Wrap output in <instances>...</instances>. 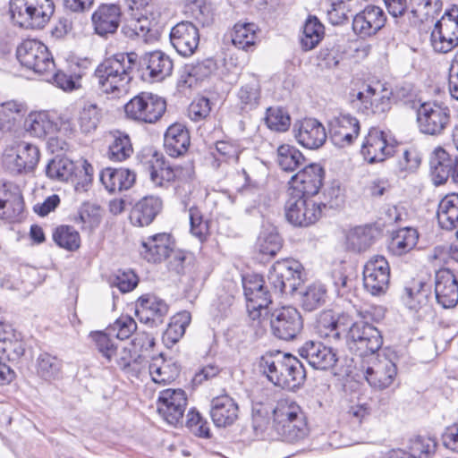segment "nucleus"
Listing matches in <instances>:
<instances>
[{
  "label": "nucleus",
  "mask_w": 458,
  "mask_h": 458,
  "mask_svg": "<svg viewBox=\"0 0 458 458\" xmlns=\"http://www.w3.org/2000/svg\"><path fill=\"white\" fill-rule=\"evenodd\" d=\"M137 63L135 52L117 53L104 59L94 72L100 92L112 99L127 95Z\"/></svg>",
  "instance_id": "1"
},
{
  "label": "nucleus",
  "mask_w": 458,
  "mask_h": 458,
  "mask_svg": "<svg viewBox=\"0 0 458 458\" xmlns=\"http://www.w3.org/2000/svg\"><path fill=\"white\" fill-rule=\"evenodd\" d=\"M55 12L53 0H11L13 22L24 29H42Z\"/></svg>",
  "instance_id": "2"
},
{
  "label": "nucleus",
  "mask_w": 458,
  "mask_h": 458,
  "mask_svg": "<svg viewBox=\"0 0 458 458\" xmlns=\"http://www.w3.org/2000/svg\"><path fill=\"white\" fill-rule=\"evenodd\" d=\"M166 110L165 100L150 92H140L124 105L128 118L138 123H154Z\"/></svg>",
  "instance_id": "3"
},
{
  "label": "nucleus",
  "mask_w": 458,
  "mask_h": 458,
  "mask_svg": "<svg viewBox=\"0 0 458 458\" xmlns=\"http://www.w3.org/2000/svg\"><path fill=\"white\" fill-rule=\"evenodd\" d=\"M345 338L349 349L363 358L374 356L383 344L380 331L363 320L354 322L347 331Z\"/></svg>",
  "instance_id": "4"
},
{
  "label": "nucleus",
  "mask_w": 458,
  "mask_h": 458,
  "mask_svg": "<svg viewBox=\"0 0 458 458\" xmlns=\"http://www.w3.org/2000/svg\"><path fill=\"white\" fill-rule=\"evenodd\" d=\"M16 56L21 66L38 74L52 73L55 64L48 48L36 39H26L17 47Z\"/></svg>",
  "instance_id": "5"
},
{
  "label": "nucleus",
  "mask_w": 458,
  "mask_h": 458,
  "mask_svg": "<svg viewBox=\"0 0 458 458\" xmlns=\"http://www.w3.org/2000/svg\"><path fill=\"white\" fill-rule=\"evenodd\" d=\"M302 265L293 259L276 261L267 279L275 293L293 294L302 282Z\"/></svg>",
  "instance_id": "6"
},
{
  "label": "nucleus",
  "mask_w": 458,
  "mask_h": 458,
  "mask_svg": "<svg viewBox=\"0 0 458 458\" xmlns=\"http://www.w3.org/2000/svg\"><path fill=\"white\" fill-rule=\"evenodd\" d=\"M416 116L420 131L432 136L443 133L451 120L449 107L437 101L421 103L417 109Z\"/></svg>",
  "instance_id": "7"
},
{
  "label": "nucleus",
  "mask_w": 458,
  "mask_h": 458,
  "mask_svg": "<svg viewBox=\"0 0 458 458\" xmlns=\"http://www.w3.org/2000/svg\"><path fill=\"white\" fill-rule=\"evenodd\" d=\"M188 399L184 390L167 388L159 392L157 400L158 415L169 425L182 426Z\"/></svg>",
  "instance_id": "8"
},
{
  "label": "nucleus",
  "mask_w": 458,
  "mask_h": 458,
  "mask_svg": "<svg viewBox=\"0 0 458 458\" xmlns=\"http://www.w3.org/2000/svg\"><path fill=\"white\" fill-rule=\"evenodd\" d=\"M242 287L249 316L253 321L258 320L272 303L271 293L265 285L264 278L255 274L242 276Z\"/></svg>",
  "instance_id": "9"
},
{
  "label": "nucleus",
  "mask_w": 458,
  "mask_h": 458,
  "mask_svg": "<svg viewBox=\"0 0 458 458\" xmlns=\"http://www.w3.org/2000/svg\"><path fill=\"white\" fill-rule=\"evenodd\" d=\"M285 216L295 226H309L315 224L321 216V203L310 197L288 194L284 206Z\"/></svg>",
  "instance_id": "10"
},
{
  "label": "nucleus",
  "mask_w": 458,
  "mask_h": 458,
  "mask_svg": "<svg viewBox=\"0 0 458 458\" xmlns=\"http://www.w3.org/2000/svg\"><path fill=\"white\" fill-rule=\"evenodd\" d=\"M362 370L369 385L376 390L390 387L397 376L396 365L386 357L371 356L363 360Z\"/></svg>",
  "instance_id": "11"
},
{
  "label": "nucleus",
  "mask_w": 458,
  "mask_h": 458,
  "mask_svg": "<svg viewBox=\"0 0 458 458\" xmlns=\"http://www.w3.org/2000/svg\"><path fill=\"white\" fill-rule=\"evenodd\" d=\"M325 171L318 164H310L292 176L288 194L304 197L317 195L323 184Z\"/></svg>",
  "instance_id": "12"
},
{
  "label": "nucleus",
  "mask_w": 458,
  "mask_h": 458,
  "mask_svg": "<svg viewBox=\"0 0 458 458\" xmlns=\"http://www.w3.org/2000/svg\"><path fill=\"white\" fill-rule=\"evenodd\" d=\"M390 267L383 256L372 257L364 266L363 284L372 295H380L388 289Z\"/></svg>",
  "instance_id": "13"
},
{
  "label": "nucleus",
  "mask_w": 458,
  "mask_h": 458,
  "mask_svg": "<svg viewBox=\"0 0 458 458\" xmlns=\"http://www.w3.org/2000/svg\"><path fill=\"white\" fill-rule=\"evenodd\" d=\"M274 335L284 341L294 339L303 327L302 318L293 307H283L276 310L270 320Z\"/></svg>",
  "instance_id": "14"
},
{
  "label": "nucleus",
  "mask_w": 458,
  "mask_h": 458,
  "mask_svg": "<svg viewBox=\"0 0 458 458\" xmlns=\"http://www.w3.org/2000/svg\"><path fill=\"white\" fill-rule=\"evenodd\" d=\"M170 42L182 56H191L199 44V29L191 21H182L172 27L169 34Z\"/></svg>",
  "instance_id": "15"
},
{
  "label": "nucleus",
  "mask_w": 458,
  "mask_h": 458,
  "mask_svg": "<svg viewBox=\"0 0 458 458\" xmlns=\"http://www.w3.org/2000/svg\"><path fill=\"white\" fill-rule=\"evenodd\" d=\"M392 90L381 84L368 86L363 92H358L356 98L360 102V108L366 114L385 115L391 109Z\"/></svg>",
  "instance_id": "16"
},
{
  "label": "nucleus",
  "mask_w": 458,
  "mask_h": 458,
  "mask_svg": "<svg viewBox=\"0 0 458 458\" xmlns=\"http://www.w3.org/2000/svg\"><path fill=\"white\" fill-rule=\"evenodd\" d=\"M394 153V145L389 141L388 135L378 128H371L366 136L361 154L370 164L382 162Z\"/></svg>",
  "instance_id": "17"
},
{
  "label": "nucleus",
  "mask_w": 458,
  "mask_h": 458,
  "mask_svg": "<svg viewBox=\"0 0 458 458\" xmlns=\"http://www.w3.org/2000/svg\"><path fill=\"white\" fill-rule=\"evenodd\" d=\"M168 310L166 302L154 294H144L135 303V314L139 320L152 327L163 324Z\"/></svg>",
  "instance_id": "18"
},
{
  "label": "nucleus",
  "mask_w": 458,
  "mask_h": 458,
  "mask_svg": "<svg viewBox=\"0 0 458 458\" xmlns=\"http://www.w3.org/2000/svg\"><path fill=\"white\" fill-rule=\"evenodd\" d=\"M122 11L118 4H102L91 15L95 34L107 38L114 34L121 23Z\"/></svg>",
  "instance_id": "19"
},
{
  "label": "nucleus",
  "mask_w": 458,
  "mask_h": 458,
  "mask_svg": "<svg viewBox=\"0 0 458 458\" xmlns=\"http://www.w3.org/2000/svg\"><path fill=\"white\" fill-rule=\"evenodd\" d=\"M384 11L376 5H368L358 13L352 20V30L360 38L375 35L386 23Z\"/></svg>",
  "instance_id": "20"
},
{
  "label": "nucleus",
  "mask_w": 458,
  "mask_h": 458,
  "mask_svg": "<svg viewBox=\"0 0 458 458\" xmlns=\"http://www.w3.org/2000/svg\"><path fill=\"white\" fill-rule=\"evenodd\" d=\"M39 157L37 146L23 141L17 145L15 155L7 154L4 157V164L13 173H30L37 166Z\"/></svg>",
  "instance_id": "21"
},
{
  "label": "nucleus",
  "mask_w": 458,
  "mask_h": 458,
  "mask_svg": "<svg viewBox=\"0 0 458 458\" xmlns=\"http://www.w3.org/2000/svg\"><path fill=\"white\" fill-rule=\"evenodd\" d=\"M149 174L151 181L156 184L162 186L165 182L179 179H191L194 175V170L191 165L185 168L180 166H171L166 164L162 156L155 154L149 161Z\"/></svg>",
  "instance_id": "22"
},
{
  "label": "nucleus",
  "mask_w": 458,
  "mask_h": 458,
  "mask_svg": "<svg viewBox=\"0 0 458 458\" xmlns=\"http://www.w3.org/2000/svg\"><path fill=\"white\" fill-rule=\"evenodd\" d=\"M435 296L438 304L451 309L458 303V282L448 268H441L435 276Z\"/></svg>",
  "instance_id": "23"
},
{
  "label": "nucleus",
  "mask_w": 458,
  "mask_h": 458,
  "mask_svg": "<svg viewBox=\"0 0 458 458\" xmlns=\"http://www.w3.org/2000/svg\"><path fill=\"white\" fill-rule=\"evenodd\" d=\"M294 133L298 143L309 149L320 148L327 140L325 127L314 118H306L296 123Z\"/></svg>",
  "instance_id": "24"
},
{
  "label": "nucleus",
  "mask_w": 458,
  "mask_h": 458,
  "mask_svg": "<svg viewBox=\"0 0 458 458\" xmlns=\"http://www.w3.org/2000/svg\"><path fill=\"white\" fill-rule=\"evenodd\" d=\"M300 356L316 369H327L337 361L333 350L320 342L307 341L298 350Z\"/></svg>",
  "instance_id": "25"
},
{
  "label": "nucleus",
  "mask_w": 458,
  "mask_h": 458,
  "mask_svg": "<svg viewBox=\"0 0 458 458\" xmlns=\"http://www.w3.org/2000/svg\"><path fill=\"white\" fill-rule=\"evenodd\" d=\"M210 416L216 427H230L238 420L239 406L229 394L218 395L211 401Z\"/></svg>",
  "instance_id": "26"
},
{
  "label": "nucleus",
  "mask_w": 458,
  "mask_h": 458,
  "mask_svg": "<svg viewBox=\"0 0 458 458\" xmlns=\"http://www.w3.org/2000/svg\"><path fill=\"white\" fill-rule=\"evenodd\" d=\"M140 65L145 69L144 76L153 81H161L170 76L174 64L169 55L161 51L144 54L140 60Z\"/></svg>",
  "instance_id": "27"
},
{
  "label": "nucleus",
  "mask_w": 458,
  "mask_h": 458,
  "mask_svg": "<svg viewBox=\"0 0 458 458\" xmlns=\"http://www.w3.org/2000/svg\"><path fill=\"white\" fill-rule=\"evenodd\" d=\"M360 133V123L351 114H341L331 123V140L341 148L351 145Z\"/></svg>",
  "instance_id": "28"
},
{
  "label": "nucleus",
  "mask_w": 458,
  "mask_h": 458,
  "mask_svg": "<svg viewBox=\"0 0 458 458\" xmlns=\"http://www.w3.org/2000/svg\"><path fill=\"white\" fill-rule=\"evenodd\" d=\"M24 202L21 191L17 185H0V218L13 221L22 213Z\"/></svg>",
  "instance_id": "29"
},
{
  "label": "nucleus",
  "mask_w": 458,
  "mask_h": 458,
  "mask_svg": "<svg viewBox=\"0 0 458 458\" xmlns=\"http://www.w3.org/2000/svg\"><path fill=\"white\" fill-rule=\"evenodd\" d=\"M172 244L170 234L157 233L141 242L140 254L148 262L160 263L170 257Z\"/></svg>",
  "instance_id": "30"
},
{
  "label": "nucleus",
  "mask_w": 458,
  "mask_h": 458,
  "mask_svg": "<svg viewBox=\"0 0 458 458\" xmlns=\"http://www.w3.org/2000/svg\"><path fill=\"white\" fill-rule=\"evenodd\" d=\"M163 202L156 196H146L140 199L131 208L130 220L133 225L147 226L150 225L160 213Z\"/></svg>",
  "instance_id": "31"
},
{
  "label": "nucleus",
  "mask_w": 458,
  "mask_h": 458,
  "mask_svg": "<svg viewBox=\"0 0 458 458\" xmlns=\"http://www.w3.org/2000/svg\"><path fill=\"white\" fill-rule=\"evenodd\" d=\"M190 134L186 127L175 123L170 125L164 137V147L167 155L177 157L183 155L190 146Z\"/></svg>",
  "instance_id": "32"
},
{
  "label": "nucleus",
  "mask_w": 458,
  "mask_h": 458,
  "mask_svg": "<svg viewBox=\"0 0 458 458\" xmlns=\"http://www.w3.org/2000/svg\"><path fill=\"white\" fill-rule=\"evenodd\" d=\"M282 370V380L279 379L277 386L288 390L299 388L306 379V371L303 364L295 356L287 353Z\"/></svg>",
  "instance_id": "33"
},
{
  "label": "nucleus",
  "mask_w": 458,
  "mask_h": 458,
  "mask_svg": "<svg viewBox=\"0 0 458 458\" xmlns=\"http://www.w3.org/2000/svg\"><path fill=\"white\" fill-rule=\"evenodd\" d=\"M431 288L423 282H413L412 285L404 288L403 301L408 309L427 313L430 310L429 299Z\"/></svg>",
  "instance_id": "34"
},
{
  "label": "nucleus",
  "mask_w": 458,
  "mask_h": 458,
  "mask_svg": "<svg viewBox=\"0 0 458 458\" xmlns=\"http://www.w3.org/2000/svg\"><path fill=\"white\" fill-rule=\"evenodd\" d=\"M136 175L127 168H106L101 172L100 181L110 192L121 191L130 189Z\"/></svg>",
  "instance_id": "35"
},
{
  "label": "nucleus",
  "mask_w": 458,
  "mask_h": 458,
  "mask_svg": "<svg viewBox=\"0 0 458 458\" xmlns=\"http://www.w3.org/2000/svg\"><path fill=\"white\" fill-rule=\"evenodd\" d=\"M102 117V109L97 104L85 102L77 112L75 126L82 134H92L98 129Z\"/></svg>",
  "instance_id": "36"
},
{
  "label": "nucleus",
  "mask_w": 458,
  "mask_h": 458,
  "mask_svg": "<svg viewBox=\"0 0 458 458\" xmlns=\"http://www.w3.org/2000/svg\"><path fill=\"white\" fill-rule=\"evenodd\" d=\"M151 21L141 13H131L121 29V33L127 38L148 42L152 37Z\"/></svg>",
  "instance_id": "37"
},
{
  "label": "nucleus",
  "mask_w": 458,
  "mask_h": 458,
  "mask_svg": "<svg viewBox=\"0 0 458 458\" xmlns=\"http://www.w3.org/2000/svg\"><path fill=\"white\" fill-rule=\"evenodd\" d=\"M455 161L442 148H437L430 157L429 166L434 183L440 185L446 182L453 171Z\"/></svg>",
  "instance_id": "38"
},
{
  "label": "nucleus",
  "mask_w": 458,
  "mask_h": 458,
  "mask_svg": "<svg viewBox=\"0 0 458 458\" xmlns=\"http://www.w3.org/2000/svg\"><path fill=\"white\" fill-rule=\"evenodd\" d=\"M299 416L306 417V414L297 403L290 399L279 400L273 410V430L285 427V423L298 420Z\"/></svg>",
  "instance_id": "39"
},
{
  "label": "nucleus",
  "mask_w": 458,
  "mask_h": 458,
  "mask_svg": "<svg viewBox=\"0 0 458 458\" xmlns=\"http://www.w3.org/2000/svg\"><path fill=\"white\" fill-rule=\"evenodd\" d=\"M287 353L280 351L268 352L259 359V368L267 379L275 386L278 385L279 379L282 380V370Z\"/></svg>",
  "instance_id": "40"
},
{
  "label": "nucleus",
  "mask_w": 458,
  "mask_h": 458,
  "mask_svg": "<svg viewBox=\"0 0 458 458\" xmlns=\"http://www.w3.org/2000/svg\"><path fill=\"white\" fill-rule=\"evenodd\" d=\"M439 225L445 230H453L458 223V194L445 196L438 204L437 212Z\"/></svg>",
  "instance_id": "41"
},
{
  "label": "nucleus",
  "mask_w": 458,
  "mask_h": 458,
  "mask_svg": "<svg viewBox=\"0 0 458 458\" xmlns=\"http://www.w3.org/2000/svg\"><path fill=\"white\" fill-rule=\"evenodd\" d=\"M260 99V85L254 75L244 81L237 91V106L242 111H249L256 108Z\"/></svg>",
  "instance_id": "42"
},
{
  "label": "nucleus",
  "mask_w": 458,
  "mask_h": 458,
  "mask_svg": "<svg viewBox=\"0 0 458 458\" xmlns=\"http://www.w3.org/2000/svg\"><path fill=\"white\" fill-rule=\"evenodd\" d=\"M278 439L289 443L298 444L303 442L310 434V427L307 417L299 416L298 420L291 423H285V427H281L275 430Z\"/></svg>",
  "instance_id": "43"
},
{
  "label": "nucleus",
  "mask_w": 458,
  "mask_h": 458,
  "mask_svg": "<svg viewBox=\"0 0 458 458\" xmlns=\"http://www.w3.org/2000/svg\"><path fill=\"white\" fill-rule=\"evenodd\" d=\"M36 373L45 381L58 380L63 376V362L47 352L40 353L36 360Z\"/></svg>",
  "instance_id": "44"
},
{
  "label": "nucleus",
  "mask_w": 458,
  "mask_h": 458,
  "mask_svg": "<svg viewBox=\"0 0 458 458\" xmlns=\"http://www.w3.org/2000/svg\"><path fill=\"white\" fill-rule=\"evenodd\" d=\"M315 328L321 338L328 339L330 343L341 340V325L332 310H324L319 314Z\"/></svg>",
  "instance_id": "45"
},
{
  "label": "nucleus",
  "mask_w": 458,
  "mask_h": 458,
  "mask_svg": "<svg viewBox=\"0 0 458 458\" xmlns=\"http://www.w3.org/2000/svg\"><path fill=\"white\" fill-rule=\"evenodd\" d=\"M418 239L419 234L416 229L404 227L393 235L388 249L394 255L402 256L416 246Z\"/></svg>",
  "instance_id": "46"
},
{
  "label": "nucleus",
  "mask_w": 458,
  "mask_h": 458,
  "mask_svg": "<svg viewBox=\"0 0 458 458\" xmlns=\"http://www.w3.org/2000/svg\"><path fill=\"white\" fill-rule=\"evenodd\" d=\"M191 314L186 310L174 315L163 334L164 344L167 346L176 344L183 336L186 327L191 323Z\"/></svg>",
  "instance_id": "47"
},
{
  "label": "nucleus",
  "mask_w": 458,
  "mask_h": 458,
  "mask_svg": "<svg viewBox=\"0 0 458 458\" xmlns=\"http://www.w3.org/2000/svg\"><path fill=\"white\" fill-rule=\"evenodd\" d=\"M25 129L32 136L45 138L55 131V124L46 112L31 113L25 120Z\"/></svg>",
  "instance_id": "48"
},
{
  "label": "nucleus",
  "mask_w": 458,
  "mask_h": 458,
  "mask_svg": "<svg viewBox=\"0 0 458 458\" xmlns=\"http://www.w3.org/2000/svg\"><path fill=\"white\" fill-rule=\"evenodd\" d=\"M325 34L323 24L316 16H309L304 26L301 45L303 50L309 51L315 48L321 41Z\"/></svg>",
  "instance_id": "49"
},
{
  "label": "nucleus",
  "mask_w": 458,
  "mask_h": 458,
  "mask_svg": "<svg viewBox=\"0 0 458 458\" xmlns=\"http://www.w3.org/2000/svg\"><path fill=\"white\" fill-rule=\"evenodd\" d=\"M373 242V229L370 226H357L351 229L346 235V246L352 251H365Z\"/></svg>",
  "instance_id": "50"
},
{
  "label": "nucleus",
  "mask_w": 458,
  "mask_h": 458,
  "mask_svg": "<svg viewBox=\"0 0 458 458\" xmlns=\"http://www.w3.org/2000/svg\"><path fill=\"white\" fill-rule=\"evenodd\" d=\"M149 374L155 383L167 384L178 377L179 368L175 363H168L160 357L150 363Z\"/></svg>",
  "instance_id": "51"
},
{
  "label": "nucleus",
  "mask_w": 458,
  "mask_h": 458,
  "mask_svg": "<svg viewBox=\"0 0 458 458\" xmlns=\"http://www.w3.org/2000/svg\"><path fill=\"white\" fill-rule=\"evenodd\" d=\"M257 248L263 255L275 256L282 248V239L276 228L263 227L257 240Z\"/></svg>",
  "instance_id": "52"
},
{
  "label": "nucleus",
  "mask_w": 458,
  "mask_h": 458,
  "mask_svg": "<svg viewBox=\"0 0 458 458\" xmlns=\"http://www.w3.org/2000/svg\"><path fill=\"white\" fill-rule=\"evenodd\" d=\"M257 26L250 22H238L233 27V44L239 49L248 50L253 47L257 38Z\"/></svg>",
  "instance_id": "53"
},
{
  "label": "nucleus",
  "mask_w": 458,
  "mask_h": 458,
  "mask_svg": "<svg viewBox=\"0 0 458 458\" xmlns=\"http://www.w3.org/2000/svg\"><path fill=\"white\" fill-rule=\"evenodd\" d=\"M305 162L302 153L293 146L281 145L277 148V163L282 170L293 172Z\"/></svg>",
  "instance_id": "54"
},
{
  "label": "nucleus",
  "mask_w": 458,
  "mask_h": 458,
  "mask_svg": "<svg viewBox=\"0 0 458 458\" xmlns=\"http://www.w3.org/2000/svg\"><path fill=\"white\" fill-rule=\"evenodd\" d=\"M23 104L14 100L6 101L0 105V129L2 131H11L16 121L23 116L25 113Z\"/></svg>",
  "instance_id": "55"
},
{
  "label": "nucleus",
  "mask_w": 458,
  "mask_h": 458,
  "mask_svg": "<svg viewBox=\"0 0 458 458\" xmlns=\"http://www.w3.org/2000/svg\"><path fill=\"white\" fill-rule=\"evenodd\" d=\"M73 162L66 157H55L46 167L47 176L52 180L67 182L74 173Z\"/></svg>",
  "instance_id": "56"
},
{
  "label": "nucleus",
  "mask_w": 458,
  "mask_h": 458,
  "mask_svg": "<svg viewBox=\"0 0 458 458\" xmlns=\"http://www.w3.org/2000/svg\"><path fill=\"white\" fill-rule=\"evenodd\" d=\"M54 242L66 250L73 251L81 245V236L71 225H60L53 233Z\"/></svg>",
  "instance_id": "57"
},
{
  "label": "nucleus",
  "mask_w": 458,
  "mask_h": 458,
  "mask_svg": "<svg viewBox=\"0 0 458 458\" xmlns=\"http://www.w3.org/2000/svg\"><path fill=\"white\" fill-rule=\"evenodd\" d=\"M327 298V289L322 284L309 285L301 294V306L307 311H313L321 307Z\"/></svg>",
  "instance_id": "58"
},
{
  "label": "nucleus",
  "mask_w": 458,
  "mask_h": 458,
  "mask_svg": "<svg viewBox=\"0 0 458 458\" xmlns=\"http://www.w3.org/2000/svg\"><path fill=\"white\" fill-rule=\"evenodd\" d=\"M113 138L114 140L109 146V158L113 161L122 162L131 157L133 148L129 136L121 131H116Z\"/></svg>",
  "instance_id": "59"
},
{
  "label": "nucleus",
  "mask_w": 458,
  "mask_h": 458,
  "mask_svg": "<svg viewBox=\"0 0 458 458\" xmlns=\"http://www.w3.org/2000/svg\"><path fill=\"white\" fill-rule=\"evenodd\" d=\"M411 13L420 21L434 18L442 9L441 0H411Z\"/></svg>",
  "instance_id": "60"
},
{
  "label": "nucleus",
  "mask_w": 458,
  "mask_h": 458,
  "mask_svg": "<svg viewBox=\"0 0 458 458\" xmlns=\"http://www.w3.org/2000/svg\"><path fill=\"white\" fill-rule=\"evenodd\" d=\"M265 122L270 130L283 132L289 129L291 117L282 107H269L267 109Z\"/></svg>",
  "instance_id": "61"
},
{
  "label": "nucleus",
  "mask_w": 458,
  "mask_h": 458,
  "mask_svg": "<svg viewBox=\"0 0 458 458\" xmlns=\"http://www.w3.org/2000/svg\"><path fill=\"white\" fill-rule=\"evenodd\" d=\"M113 337L114 336L107 330L106 332H97L93 335L98 352L109 361L116 356L119 350V345Z\"/></svg>",
  "instance_id": "62"
},
{
  "label": "nucleus",
  "mask_w": 458,
  "mask_h": 458,
  "mask_svg": "<svg viewBox=\"0 0 458 458\" xmlns=\"http://www.w3.org/2000/svg\"><path fill=\"white\" fill-rule=\"evenodd\" d=\"M217 69L216 62L213 58H205L198 60L195 63L185 65V72L189 77H193L197 81L204 80L209 77Z\"/></svg>",
  "instance_id": "63"
},
{
  "label": "nucleus",
  "mask_w": 458,
  "mask_h": 458,
  "mask_svg": "<svg viewBox=\"0 0 458 458\" xmlns=\"http://www.w3.org/2000/svg\"><path fill=\"white\" fill-rule=\"evenodd\" d=\"M435 27L458 40V6L453 5L451 9L446 10Z\"/></svg>",
  "instance_id": "64"
}]
</instances>
